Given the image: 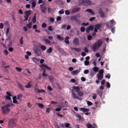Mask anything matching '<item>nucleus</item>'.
<instances>
[{"instance_id": "nucleus-28", "label": "nucleus", "mask_w": 128, "mask_h": 128, "mask_svg": "<svg viewBox=\"0 0 128 128\" xmlns=\"http://www.w3.org/2000/svg\"><path fill=\"white\" fill-rule=\"evenodd\" d=\"M32 22H30L28 24H27L26 26L29 28H31L32 27Z\"/></svg>"}, {"instance_id": "nucleus-59", "label": "nucleus", "mask_w": 128, "mask_h": 128, "mask_svg": "<svg viewBox=\"0 0 128 128\" xmlns=\"http://www.w3.org/2000/svg\"><path fill=\"white\" fill-rule=\"evenodd\" d=\"M72 61L73 63H75L77 61V60L75 58H73L72 59Z\"/></svg>"}, {"instance_id": "nucleus-36", "label": "nucleus", "mask_w": 128, "mask_h": 128, "mask_svg": "<svg viewBox=\"0 0 128 128\" xmlns=\"http://www.w3.org/2000/svg\"><path fill=\"white\" fill-rule=\"evenodd\" d=\"M42 75L44 76H48V74H46L45 69V68L44 69V71L42 72Z\"/></svg>"}, {"instance_id": "nucleus-31", "label": "nucleus", "mask_w": 128, "mask_h": 128, "mask_svg": "<svg viewBox=\"0 0 128 128\" xmlns=\"http://www.w3.org/2000/svg\"><path fill=\"white\" fill-rule=\"evenodd\" d=\"M40 48L43 51H44L46 49V47L44 45H42L40 47Z\"/></svg>"}, {"instance_id": "nucleus-6", "label": "nucleus", "mask_w": 128, "mask_h": 128, "mask_svg": "<svg viewBox=\"0 0 128 128\" xmlns=\"http://www.w3.org/2000/svg\"><path fill=\"white\" fill-rule=\"evenodd\" d=\"M101 24H98L95 25V28L94 29V31L96 32H97L98 31V30H99L101 27Z\"/></svg>"}, {"instance_id": "nucleus-3", "label": "nucleus", "mask_w": 128, "mask_h": 128, "mask_svg": "<svg viewBox=\"0 0 128 128\" xmlns=\"http://www.w3.org/2000/svg\"><path fill=\"white\" fill-rule=\"evenodd\" d=\"M16 124V120L14 119L9 120L8 126L10 128H13Z\"/></svg>"}, {"instance_id": "nucleus-21", "label": "nucleus", "mask_w": 128, "mask_h": 128, "mask_svg": "<svg viewBox=\"0 0 128 128\" xmlns=\"http://www.w3.org/2000/svg\"><path fill=\"white\" fill-rule=\"evenodd\" d=\"M80 72V71L79 70H77L72 71V74L73 75H75L78 74Z\"/></svg>"}, {"instance_id": "nucleus-18", "label": "nucleus", "mask_w": 128, "mask_h": 128, "mask_svg": "<svg viewBox=\"0 0 128 128\" xmlns=\"http://www.w3.org/2000/svg\"><path fill=\"white\" fill-rule=\"evenodd\" d=\"M80 110L83 112H88L89 111V109L88 108L87 109L82 108H80Z\"/></svg>"}, {"instance_id": "nucleus-34", "label": "nucleus", "mask_w": 128, "mask_h": 128, "mask_svg": "<svg viewBox=\"0 0 128 128\" xmlns=\"http://www.w3.org/2000/svg\"><path fill=\"white\" fill-rule=\"evenodd\" d=\"M77 94L78 95L80 96H82L83 95V92H82L80 91L77 93Z\"/></svg>"}, {"instance_id": "nucleus-45", "label": "nucleus", "mask_w": 128, "mask_h": 128, "mask_svg": "<svg viewBox=\"0 0 128 128\" xmlns=\"http://www.w3.org/2000/svg\"><path fill=\"white\" fill-rule=\"evenodd\" d=\"M30 82H28V84L27 85H26L25 86V87L26 88H30L31 87V86L30 85Z\"/></svg>"}, {"instance_id": "nucleus-26", "label": "nucleus", "mask_w": 128, "mask_h": 128, "mask_svg": "<svg viewBox=\"0 0 128 128\" xmlns=\"http://www.w3.org/2000/svg\"><path fill=\"white\" fill-rule=\"evenodd\" d=\"M16 96H15L13 98V102L14 103L18 104V103L17 101L16 100Z\"/></svg>"}, {"instance_id": "nucleus-16", "label": "nucleus", "mask_w": 128, "mask_h": 128, "mask_svg": "<svg viewBox=\"0 0 128 128\" xmlns=\"http://www.w3.org/2000/svg\"><path fill=\"white\" fill-rule=\"evenodd\" d=\"M71 49L75 50L78 52H80L82 50L80 48H71Z\"/></svg>"}, {"instance_id": "nucleus-33", "label": "nucleus", "mask_w": 128, "mask_h": 128, "mask_svg": "<svg viewBox=\"0 0 128 128\" xmlns=\"http://www.w3.org/2000/svg\"><path fill=\"white\" fill-rule=\"evenodd\" d=\"M99 69V68H98L96 66L94 67L93 68V70L96 72H98Z\"/></svg>"}, {"instance_id": "nucleus-44", "label": "nucleus", "mask_w": 128, "mask_h": 128, "mask_svg": "<svg viewBox=\"0 0 128 128\" xmlns=\"http://www.w3.org/2000/svg\"><path fill=\"white\" fill-rule=\"evenodd\" d=\"M48 30L50 31H52L53 30V29H52V26H50L48 27Z\"/></svg>"}, {"instance_id": "nucleus-13", "label": "nucleus", "mask_w": 128, "mask_h": 128, "mask_svg": "<svg viewBox=\"0 0 128 128\" xmlns=\"http://www.w3.org/2000/svg\"><path fill=\"white\" fill-rule=\"evenodd\" d=\"M27 18L31 14V11L30 10H29L28 11H25L24 12Z\"/></svg>"}, {"instance_id": "nucleus-56", "label": "nucleus", "mask_w": 128, "mask_h": 128, "mask_svg": "<svg viewBox=\"0 0 128 128\" xmlns=\"http://www.w3.org/2000/svg\"><path fill=\"white\" fill-rule=\"evenodd\" d=\"M70 123H66L65 124V126L66 127L68 128L70 126Z\"/></svg>"}, {"instance_id": "nucleus-39", "label": "nucleus", "mask_w": 128, "mask_h": 128, "mask_svg": "<svg viewBox=\"0 0 128 128\" xmlns=\"http://www.w3.org/2000/svg\"><path fill=\"white\" fill-rule=\"evenodd\" d=\"M80 30L81 32H84L85 30V28L84 26H82L80 28Z\"/></svg>"}, {"instance_id": "nucleus-63", "label": "nucleus", "mask_w": 128, "mask_h": 128, "mask_svg": "<svg viewBox=\"0 0 128 128\" xmlns=\"http://www.w3.org/2000/svg\"><path fill=\"white\" fill-rule=\"evenodd\" d=\"M66 24H65L63 25L61 27V29H65L66 28Z\"/></svg>"}, {"instance_id": "nucleus-10", "label": "nucleus", "mask_w": 128, "mask_h": 128, "mask_svg": "<svg viewBox=\"0 0 128 128\" xmlns=\"http://www.w3.org/2000/svg\"><path fill=\"white\" fill-rule=\"evenodd\" d=\"M80 17V16L79 14H78L76 16H71L70 18V19L72 20H77V18Z\"/></svg>"}, {"instance_id": "nucleus-38", "label": "nucleus", "mask_w": 128, "mask_h": 128, "mask_svg": "<svg viewBox=\"0 0 128 128\" xmlns=\"http://www.w3.org/2000/svg\"><path fill=\"white\" fill-rule=\"evenodd\" d=\"M60 124H59L58 123H56L55 124V126L56 128H60Z\"/></svg>"}, {"instance_id": "nucleus-11", "label": "nucleus", "mask_w": 128, "mask_h": 128, "mask_svg": "<svg viewBox=\"0 0 128 128\" xmlns=\"http://www.w3.org/2000/svg\"><path fill=\"white\" fill-rule=\"evenodd\" d=\"M18 87L22 91H24V88L23 86L20 83H18Z\"/></svg>"}, {"instance_id": "nucleus-15", "label": "nucleus", "mask_w": 128, "mask_h": 128, "mask_svg": "<svg viewBox=\"0 0 128 128\" xmlns=\"http://www.w3.org/2000/svg\"><path fill=\"white\" fill-rule=\"evenodd\" d=\"M73 88L77 93L80 90V88L78 86H74L73 87Z\"/></svg>"}, {"instance_id": "nucleus-37", "label": "nucleus", "mask_w": 128, "mask_h": 128, "mask_svg": "<svg viewBox=\"0 0 128 128\" xmlns=\"http://www.w3.org/2000/svg\"><path fill=\"white\" fill-rule=\"evenodd\" d=\"M104 72V71L102 69H100V70L99 71V74H103V73Z\"/></svg>"}, {"instance_id": "nucleus-7", "label": "nucleus", "mask_w": 128, "mask_h": 128, "mask_svg": "<svg viewBox=\"0 0 128 128\" xmlns=\"http://www.w3.org/2000/svg\"><path fill=\"white\" fill-rule=\"evenodd\" d=\"M72 95L73 96V98L79 99V98L77 95L76 94L75 91L73 90H71Z\"/></svg>"}, {"instance_id": "nucleus-46", "label": "nucleus", "mask_w": 128, "mask_h": 128, "mask_svg": "<svg viewBox=\"0 0 128 128\" xmlns=\"http://www.w3.org/2000/svg\"><path fill=\"white\" fill-rule=\"evenodd\" d=\"M87 104L89 106H90L92 104V103L89 101H87Z\"/></svg>"}, {"instance_id": "nucleus-20", "label": "nucleus", "mask_w": 128, "mask_h": 128, "mask_svg": "<svg viewBox=\"0 0 128 128\" xmlns=\"http://www.w3.org/2000/svg\"><path fill=\"white\" fill-rule=\"evenodd\" d=\"M69 39V37L68 36H66L64 40V42L67 44H69V42L68 41V40Z\"/></svg>"}, {"instance_id": "nucleus-52", "label": "nucleus", "mask_w": 128, "mask_h": 128, "mask_svg": "<svg viewBox=\"0 0 128 128\" xmlns=\"http://www.w3.org/2000/svg\"><path fill=\"white\" fill-rule=\"evenodd\" d=\"M44 41L46 43L50 44V42L47 39H45L44 40Z\"/></svg>"}, {"instance_id": "nucleus-5", "label": "nucleus", "mask_w": 128, "mask_h": 128, "mask_svg": "<svg viewBox=\"0 0 128 128\" xmlns=\"http://www.w3.org/2000/svg\"><path fill=\"white\" fill-rule=\"evenodd\" d=\"M45 4H43L40 5V9L41 10L42 12V13H44L46 14L45 12H46L47 9V7L45 6H44Z\"/></svg>"}, {"instance_id": "nucleus-24", "label": "nucleus", "mask_w": 128, "mask_h": 128, "mask_svg": "<svg viewBox=\"0 0 128 128\" xmlns=\"http://www.w3.org/2000/svg\"><path fill=\"white\" fill-rule=\"evenodd\" d=\"M116 23L113 20H111L110 22V25L111 27H112Z\"/></svg>"}, {"instance_id": "nucleus-30", "label": "nucleus", "mask_w": 128, "mask_h": 128, "mask_svg": "<svg viewBox=\"0 0 128 128\" xmlns=\"http://www.w3.org/2000/svg\"><path fill=\"white\" fill-rule=\"evenodd\" d=\"M57 38L60 40L62 41L64 40V38L63 37L60 36L59 35H58L57 36Z\"/></svg>"}, {"instance_id": "nucleus-51", "label": "nucleus", "mask_w": 128, "mask_h": 128, "mask_svg": "<svg viewBox=\"0 0 128 128\" xmlns=\"http://www.w3.org/2000/svg\"><path fill=\"white\" fill-rule=\"evenodd\" d=\"M96 19V18L95 17H93L90 18V19L89 20L90 21H93Z\"/></svg>"}, {"instance_id": "nucleus-8", "label": "nucleus", "mask_w": 128, "mask_h": 128, "mask_svg": "<svg viewBox=\"0 0 128 128\" xmlns=\"http://www.w3.org/2000/svg\"><path fill=\"white\" fill-rule=\"evenodd\" d=\"M99 14H100V17L102 18H103L105 16V13L102 10L101 8H100L98 11Z\"/></svg>"}, {"instance_id": "nucleus-27", "label": "nucleus", "mask_w": 128, "mask_h": 128, "mask_svg": "<svg viewBox=\"0 0 128 128\" xmlns=\"http://www.w3.org/2000/svg\"><path fill=\"white\" fill-rule=\"evenodd\" d=\"M52 50V49L51 47H50L49 48L46 50V52L48 53H51Z\"/></svg>"}, {"instance_id": "nucleus-43", "label": "nucleus", "mask_w": 128, "mask_h": 128, "mask_svg": "<svg viewBox=\"0 0 128 128\" xmlns=\"http://www.w3.org/2000/svg\"><path fill=\"white\" fill-rule=\"evenodd\" d=\"M47 26V24L45 23H43L42 25V27L43 28H46Z\"/></svg>"}, {"instance_id": "nucleus-49", "label": "nucleus", "mask_w": 128, "mask_h": 128, "mask_svg": "<svg viewBox=\"0 0 128 128\" xmlns=\"http://www.w3.org/2000/svg\"><path fill=\"white\" fill-rule=\"evenodd\" d=\"M88 28L90 30H92L94 29V27L93 26H89Z\"/></svg>"}, {"instance_id": "nucleus-29", "label": "nucleus", "mask_w": 128, "mask_h": 128, "mask_svg": "<svg viewBox=\"0 0 128 128\" xmlns=\"http://www.w3.org/2000/svg\"><path fill=\"white\" fill-rule=\"evenodd\" d=\"M32 21L34 24L36 22V16H34V17L32 18Z\"/></svg>"}, {"instance_id": "nucleus-9", "label": "nucleus", "mask_w": 128, "mask_h": 128, "mask_svg": "<svg viewBox=\"0 0 128 128\" xmlns=\"http://www.w3.org/2000/svg\"><path fill=\"white\" fill-rule=\"evenodd\" d=\"M41 68H43L44 70V69L45 68H46L49 70H52V68L48 66H47L45 64H42L41 66Z\"/></svg>"}, {"instance_id": "nucleus-4", "label": "nucleus", "mask_w": 128, "mask_h": 128, "mask_svg": "<svg viewBox=\"0 0 128 128\" xmlns=\"http://www.w3.org/2000/svg\"><path fill=\"white\" fill-rule=\"evenodd\" d=\"M80 2L84 6H88L90 5L91 4V2L90 0H80Z\"/></svg>"}, {"instance_id": "nucleus-41", "label": "nucleus", "mask_w": 128, "mask_h": 128, "mask_svg": "<svg viewBox=\"0 0 128 128\" xmlns=\"http://www.w3.org/2000/svg\"><path fill=\"white\" fill-rule=\"evenodd\" d=\"M38 105V106L40 108H43L44 107V105L41 103H36Z\"/></svg>"}, {"instance_id": "nucleus-19", "label": "nucleus", "mask_w": 128, "mask_h": 128, "mask_svg": "<svg viewBox=\"0 0 128 128\" xmlns=\"http://www.w3.org/2000/svg\"><path fill=\"white\" fill-rule=\"evenodd\" d=\"M104 74H98L97 75L98 79L99 80H100L103 78Z\"/></svg>"}, {"instance_id": "nucleus-64", "label": "nucleus", "mask_w": 128, "mask_h": 128, "mask_svg": "<svg viewBox=\"0 0 128 128\" xmlns=\"http://www.w3.org/2000/svg\"><path fill=\"white\" fill-rule=\"evenodd\" d=\"M13 48L12 47H10L8 49V50L10 52H12L13 51Z\"/></svg>"}, {"instance_id": "nucleus-50", "label": "nucleus", "mask_w": 128, "mask_h": 128, "mask_svg": "<svg viewBox=\"0 0 128 128\" xmlns=\"http://www.w3.org/2000/svg\"><path fill=\"white\" fill-rule=\"evenodd\" d=\"M84 63L85 66H88L89 64V62L88 61H85L84 62Z\"/></svg>"}, {"instance_id": "nucleus-14", "label": "nucleus", "mask_w": 128, "mask_h": 128, "mask_svg": "<svg viewBox=\"0 0 128 128\" xmlns=\"http://www.w3.org/2000/svg\"><path fill=\"white\" fill-rule=\"evenodd\" d=\"M74 44L75 45H78L79 44V40L78 38H76L73 41Z\"/></svg>"}, {"instance_id": "nucleus-58", "label": "nucleus", "mask_w": 128, "mask_h": 128, "mask_svg": "<svg viewBox=\"0 0 128 128\" xmlns=\"http://www.w3.org/2000/svg\"><path fill=\"white\" fill-rule=\"evenodd\" d=\"M63 10H60L59 12V13L60 14H63L64 13V12Z\"/></svg>"}, {"instance_id": "nucleus-1", "label": "nucleus", "mask_w": 128, "mask_h": 128, "mask_svg": "<svg viewBox=\"0 0 128 128\" xmlns=\"http://www.w3.org/2000/svg\"><path fill=\"white\" fill-rule=\"evenodd\" d=\"M14 105L12 103L8 104L5 106H2L1 107V109L3 113L4 114H8L10 111V109L9 108L12 106Z\"/></svg>"}, {"instance_id": "nucleus-40", "label": "nucleus", "mask_w": 128, "mask_h": 128, "mask_svg": "<svg viewBox=\"0 0 128 128\" xmlns=\"http://www.w3.org/2000/svg\"><path fill=\"white\" fill-rule=\"evenodd\" d=\"M98 94L100 96L102 97V92L100 91H98Z\"/></svg>"}, {"instance_id": "nucleus-54", "label": "nucleus", "mask_w": 128, "mask_h": 128, "mask_svg": "<svg viewBox=\"0 0 128 128\" xmlns=\"http://www.w3.org/2000/svg\"><path fill=\"white\" fill-rule=\"evenodd\" d=\"M96 94H94L93 95L92 98L94 100H95L96 97Z\"/></svg>"}, {"instance_id": "nucleus-32", "label": "nucleus", "mask_w": 128, "mask_h": 128, "mask_svg": "<svg viewBox=\"0 0 128 128\" xmlns=\"http://www.w3.org/2000/svg\"><path fill=\"white\" fill-rule=\"evenodd\" d=\"M86 126L87 128H92V126L89 123L87 124Z\"/></svg>"}, {"instance_id": "nucleus-12", "label": "nucleus", "mask_w": 128, "mask_h": 128, "mask_svg": "<svg viewBox=\"0 0 128 128\" xmlns=\"http://www.w3.org/2000/svg\"><path fill=\"white\" fill-rule=\"evenodd\" d=\"M34 52L35 54L38 56H40V54L39 53V50L37 48H35L34 49Z\"/></svg>"}, {"instance_id": "nucleus-42", "label": "nucleus", "mask_w": 128, "mask_h": 128, "mask_svg": "<svg viewBox=\"0 0 128 128\" xmlns=\"http://www.w3.org/2000/svg\"><path fill=\"white\" fill-rule=\"evenodd\" d=\"M15 69L17 70L18 72H20L22 70V69L21 68H19L18 67H16V68Z\"/></svg>"}, {"instance_id": "nucleus-48", "label": "nucleus", "mask_w": 128, "mask_h": 128, "mask_svg": "<svg viewBox=\"0 0 128 128\" xmlns=\"http://www.w3.org/2000/svg\"><path fill=\"white\" fill-rule=\"evenodd\" d=\"M36 6V3L34 2H32V7H34Z\"/></svg>"}, {"instance_id": "nucleus-53", "label": "nucleus", "mask_w": 128, "mask_h": 128, "mask_svg": "<svg viewBox=\"0 0 128 128\" xmlns=\"http://www.w3.org/2000/svg\"><path fill=\"white\" fill-rule=\"evenodd\" d=\"M89 72V71L88 70H84V73L85 74H87Z\"/></svg>"}, {"instance_id": "nucleus-2", "label": "nucleus", "mask_w": 128, "mask_h": 128, "mask_svg": "<svg viewBox=\"0 0 128 128\" xmlns=\"http://www.w3.org/2000/svg\"><path fill=\"white\" fill-rule=\"evenodd\" d=\"M102 44L101 41L100 40H98V41L94 44L92 47V49L94 52L96 51L97 48H100Z\"/></svg>"}, {"instance_id": "nucleus-61", "label": "nucleus", "mask_w": 128, "mask_h": 128, "mask_svg": "<svg viewBox=\"0 0 128 128\" xmlns=\"http://www.w3.org/2000/svg\"><path fill=\"white\" fill-rule=\"evenodd\" d=\"M110 74H108L106 76V78H108V79L110 78Z\"/></svg>"}, {"instance_id": "nucleus-35", "label": "nucleus", "mask_w": 128, "mask_h": 128, "mask_svg": "<svg viewBox=\"0 0 128 128\" xmlns=\"http://www.w3.org/2000/svg\"><path fill=\"white\" fill-rule=\"evenodd\" d=\"M23 95L21 94H20L17 96V98H16L17 99H20L22 98Z\"/></svg>"}, {"instance_id": "nucleus-57", "label": "nucleus", "mask_w": 128, "mask_h": 128, "mask_svg": "<svg viewBox=\"0 0 128 128\" xmlns=\"http://www.w3.org/2000/svg\"><path fill=\"white\" fill-rule=\"evenodd\" d=\"M92 38V36L90 35L88 36H87V39L88 40H90Z\"/></svg>"}, {"instance_id": "nucleus-60", "label": "nucleus", "mask_w": 128, "mask_h": 128, "mask_svg": "<svg viewBox=\"0 0 128 128\" xmlns=\"http://www.w3.org/2000/svg\"><path fill=\"white\" fill-rule=\"evenodd\" d=\"M61 18L60 16H58L56 18V20L57 21H59L61 20Z\"/></svg>"}, {"instance_id": "nucleus-25", "label": "nucleus", "mask_w": 128, "mask_h": 128, "mask_svg": "<svg viewBox=\"0 0 128 128\" xmlns=\"http://www.w3.org/2000/svg\"><path fill=\"white\" fill-rule=\"evenodd\" d=\"M48 76L49 79L50 81L51 82H53L54 79V77L52 76Z\"/></svg>"}, {"instance_id": "nucleus-17", "label": "nucleus", "mask_w": 128, "mask_h": 128, "mask_svg": "<svg viewBox=\"0 0 128 128\" xmlns=\"http://www.w3.org/2000/svg\"><path fill=\"white\" fill-rule=\"evenodd\" d=\"M85 12H89L91 14L94 15V13L93 12L92 10L90 9H86Z\"/></svg>"}, {"instance_id": "nucleus-62", "label": "nucleus", "mask_w": 128, "mask_h": 128, "mask_svg": "<svg viewBox=\"0 0 128 128\" xmlns=\"http://www.w3.org/2000/svg\"><path fill=\"white\" fill-rule=\"evenodd\" d=\"M10 28H7L6 30V34L7 35L9 32Z\"/></svg>"}, {"instance_id": "nucleus-55", "label": "nucleus", "mask_w": 128, "mask_h": 128, "mask_svg": "<svg viewBox=\"0 0 128 128\" xmlns=\"http://www.w3.org/2000/svg\"><path fill=\"white\" fill-rule=\"evenodd\" d=\"M4 27V24L2 23H0V28L1 29H2Z\"/></svg>"}, {"instance_id": "nucleus-47", "label": "nucleus", "mask_w": 128, "mask_h": 128, "mask_svg": "<svg viewBox=\"0 0 128 128\" xmlns=\"http://www.w3.org/2000/svg\"><path fill=\"white\" fill-rule=\"evenodd\" d=\"M106 86L108 88H109L110 87V85L108 82H107L106 83Z\"/></svg>"}, {"instance_id": "nucleus-22", "label": "nucleus", "mask_w": 128, "mask_h": 128, "mask_svg": "<svg viewBox=\"0 0 128 128\" xmlns=\"http://www.w3.org/2000/svg\"><path fill=\"white\" fill-rule=\"evenodd\" d=\"M32 60L36 64L39 61L40 59H38L34 57L32 58Z\"/></svg>"}, {"instance_id": "nucleus-23", "label": "nucleus", "mask_w": 128, "mask_h": 128, "mask_svg": "<svg viewBox=\"0 0 128 128\" xmlns=\"http://www.w3.org/2000/svg\"><path fill=\"white\" fill-rule=\"evenodd\" d=\"M35 89H36V91H38V92L39 93H44L45 92V91L43 89L40 90L38 89L37 88H36V87H35Z\"/></svg>"}]
</instances>
